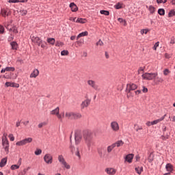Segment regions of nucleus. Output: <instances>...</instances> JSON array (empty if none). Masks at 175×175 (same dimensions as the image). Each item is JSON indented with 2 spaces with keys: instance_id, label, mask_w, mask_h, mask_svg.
Wrapping results in <instances>:
<instances>
[{
  "instance_id": "47",
  "label": "nucleus",
  "mask_w": 175,
  "mask_h": 175,
  "mask_svg": "<svg viewBox=\"0 0 175 175\" xmlns=\"http://www.w3.org/2000/svg\"><path fill=\"white\" fill-rule=\"evenodd\" d=\"M122 8V5L120 4V3H118L116 5H115V9L119 10Z\"/></svg>"
},
{
  "instance_id": "15",
  "label": "nucleus",
  "mask_w": 175,
  "mask_h": 175,
  "mask_svg": "<svg viewBox=\"0 0 175 175\" xmlns=\"http://www.w3.org/2000/svg\"><path fill=\"white\" fill-rule=\"evenodd\" d=\"M165 116L166 114H165L163 117L160 118L159 119L152 121V125H157V124L161 122V121H163V120H165Z\"/></svg>"
},
{
  "instance_id": "58",
  "label": "nucleus",
  "mask_w": 175,
  "mask_h": 175,
  "mask_svg": "<svg viewBox=\"0 0 175 175\" xmlns=\"http://www.w3.org/2000/svg\"><path fill=\"white\" fill-rule=\"evenodd\" d=\"M8 137L11 142H14V136H13V134H10Z\"/></svg>"
},
{
  "instance_id": "43",
  "label": "nucleus",
  "mask_w": 175,
  "mask_h": 175,
  "mask_svg": "<svg viewBox=\"0 0 175 175\" xmlns=\"http://www.w3.org/2000/svg\"><path fill=\"white\" fill-rule=\"evenodd\" d=\"M47 125V122H43L38 124V128H43V126H46Z\"/></svg>"
},
{
  "instance_id": "46",
  "label": "nucleus",
  "mask_w": 175,
  "mask_h": 175,
  "mask_svg": "<svg viewBox=\"0 0 175 175\" xmlns=\"http://www.w3.org/2000/svg\"><path fill=\"white\" fill-rule=\"evenodd\" d=\"M34 154L35 155H40V154H42V149H36Z\"/></svg>"
},
{
  "instance_id": "45",
  "label": "nucleus",
  "mask_w": 175,
  "mask_h": 175,
  "mask_svg": "<svg viewBox=\"0 0 175 175\" xmlns=\"http://www.w3.org/2000/svg\"><path fill=\"white\" fill-rule=\"evenodd\" d=\"M62 165H63L64 167H65L66 169H70V165L68 164L66 161L65 163H63Z\"/></svg>"
},
{
  "instance_id": "56",
  "label": "nucleus",
  "mask_w": 175,
  "mask_h": 175,
  "mask_svg": "<svg viewBox=\"0 0 175 175\" xmlns=\"http://www.w3.org/2000/svg\"><path fill=\"white\" fill-rule=\"evenodd\" d=\"M9 3H20V0H9Z\"/></svg>"
},
{
  "instance_id": "25",
  "label": "nucleus",
  "mask_w": 175,
  "mask_h": 175,
  "mask_svg": "<svg viewBox=\"0 0 175 175\" xmlns=\"http://www.w3.org/2000/svg\"><path fill=\"white\" fill-rule=\"evenodd\" d=\"M46 42L49 43V44H52V46H54V44H55V39L53 38H47Z\"/></svg>"
},
{
  "instance_id": "17",
  "label": "nucleus",
  "mask_w": 175,
  "mask_h": 175,
  "mask_svg": "<svg viewBox=\"0 0 175 175\" xmlns=\"http://www.w3.org/2000/svg\"><path fill=\"white\" fill-rule=\"evenodd\" d=\"M1 15L3 16V17H6V16H10V10L2 9L1 10Z\"/></svg>"
},
{
  "instance_id": "54",
  "label": "nucleus",
  "mask_w": 175,
  "mask_h": 175,
  "mask_svg": "<svg viewBox=\"0 0 175 175\" xmlns=\"http://www.w3.org/2000/svg\"><path fill=\"white\" fill-rule=\"evenodd\" d=\"M96 46H103V41L102 40H99L96 43Z\"/></svg>"
},
{
  "instance_id": "19",
  "label": "nucleus",
  "mask_w": 175,
  "mask_h": 175,
  "mask_svg": "<svg viewBox=\"0 0 175 175\" xmlns=\"http://www.w3.org/2000/svg\"><path fill=\"white\" fill-rule=\"evenodd\" d=\"M165 169L167 172L172 173V172H173V165H172L171 163L166 164Z\"/></svg>"
},
{
  "instance_id": "32",
  "label": "nucleus",
  "mask_w": 175,
  "mask_h": 175,
  "mask_svg": "<svg viewBox=\"0 0 175 175\" xmlns=\"http://www.w3.org/2000/svg\"><path fill=\"white\" fill-rule=\"evenodd\" d=\"M158 14L160 15V16H165V9L163 8H159L158 10Z\"/></svg>"
},
{
  "instance_id": "12",
  "label": "nucleus",
  "mask_w": 175,
  "mask_h": 175,
  "mask_svg": "<svg viewBox=\"0 0 175 175\" xmlns=\"http://www.w3.org/2000/svg\"><path fill=\"white\" fill-rule=\"evenodd\" d=\"M105 172L107 174L114 175V174H116V169H114V168H106Z\"/></svg>"
},
{
  "instance_id": "55",
  "label": "nucleus",
  "mask_w": 175,
  "mask_h": 175,
  "mask_svg": "<svg viewBox=\"0 0 175 175\" xmlns=\"http://www.w3.org/2000/svg\"><path fill=\"white\" fill-rule=\"evenodd\" d=\"M148 33V29H143L141 30V33L143 35L144 33L147 34Z\"/></svg>"
},
{
  "instance_id": "59",
  "label": "nucleus",
  "mask_w": 175,
  "mask_h": 175,
  "mask_svg": "<svg viewBox=\"0 0 175 175\" xmlns=\"http://www.w3.org/2000/svg\"><path fill=\"white\" fill-rule=\"evenodd\" d=\"M159 42H157L153 46V50H157V47H159Z\"/></svg>"
},
{
  "instance_id": "39",
  "label": "nucleus",
  "mask_w": 175,
  "mask_h": 175,
  "mask_svg": "<svg viewBox=\"0 0 175 175\" xmlns=\"http://www.w3.org/2000/svg\"><path fill=\"white\" fill-rule=\"evenodd\" d=\"M175 15V10H171L170 12L168 13V17H173Z\"/></svg>"
},
{
  "instance_id": "50",
  "label": "nucleus",
  "mask_w": 175,
  "mask_h": 175,
  "mask_svg": "<svg viewBox=\"0 0 175 175\" xmlns=\"http://www.w3.org/2000/svg\"><path fill=\"white\" fill-rule=\"evenodd\" d=\"M170 73V71L167 68H166L163 70V75L164 76H167Z\"/></svg>"
},
{
  "instance_id": "40",
  "label": "nucleus",
  "mask_w": 175,
  "mask_h": 175,
  "mask_svg": "<svg viewBox=\"0 0 175 175\" xmlns=\"http://www.w3.org/2000/svg\"><path fill=\"white\" fill-rule=\"evenodd\" d=\"M20 13L21 16H27V13H28V11H27V10H21Z\"/></svg>"
},
{
  "instance_id": "4",
  "label": "nucleus",
  "mask_w": 175,
  "mask_h": 175,
  "mask_svg": "<svg viewBox=\"0 0 175 175\" xmlns=\"http://www.w3.org/2000/svg\"><path fill=\"white\" fill-rule=\"evenodd\" d=\"M137 89V86L135 83H128L126 85V92L131 94V91H135V90Z\"/></svg>"
},
{
  "instance_id": "57",
  "label": "nucleus",
  "mask_w": 175,
  "mask_h": 175,
  "mask_svg": "<svg viewBox=\"0 0 175 175\" xmlns=\"http://www.w3.org/2000/svg\"><path fill=\"white\" fill-rule=\"evenodd\" d=\"M14 39V36L13 34H10V36L8 37V42H12Z\"/></svg>"
},
{
  "instance_id": "51",
  "label": "nucleus",
  "mask_w": 175,
  "mask_h": 175,
  "mask_svg": "<svg viewBox=\"0 0 175 175\" xmlns=\"http://www.w3.org/2000/svg\"><path fill=\"white\" fill-rule=\"evenodd\" d=\"M12 32L14 33H18V30H17V27L16 26L12 27Z\"/></svg>"
},
{
  "instance_id": "38",
  "label": "nucleus",
  "mask_w": 175,
  "mask_h": 175,
  "mask_svg": "<svg viewBox=\"0 0 175 175\" xmlns=\"http://www.w3.org/2000/svg\"><path fill=\"white\" fill-rule=\"evenodd\" d=\"M14 70H16L14 67H6L5 68V71L6 72H14Z\"/></svg>"
},
{
  "instance_id": "53",
  "label": "nucleus",
  "mask_w": 175,
  "mask_h": 175,
  "mask_svg": "<svg viewBox=\"0 0 175 175\" xmlns=\"http://www.w3.org/2000/svg\"><path fill=\"white\" fill-rule=\"evenodd\" d=\"M75 155L77 157H79L80 158V150L79 149V148H77L76 151H75Z\"/></svg>"
},
{
  "instance_id": "16",
  "label": "nucleus",
  "mask_w": 175,
  "mask_h": 175,
  "mask_svg": "<svg viewBox=\"0 0 175 175\" xmlns=\"http://www.w3.org/2000/svg\"><path fill=\"white\" fill-rule=\"evenodd\" d=\"M70 8L72 12H77V10H79V8H77V5H76L75 3H70Z\"/></svg>"
},
{
  "instance_id": "63",
  "label": "nucleus",
  "mask_w": 175,
  "mask_h": 175,
  "mask_svg": "<svg viewBox=\"0 0 175 175\" xmlns=\"http://www.w3.org/2000/svg\"><path fill=\"white\" fill-rule=\"evenodd\" d=\"M70 148L71 152H72V153L75 152H74L75 151V146L70 145Z\"/></svg>"
},
{
  "instance_id": "23",
  "label": "nucleus",
  "mask_w": 175,
  "mask_h": 175,
  "mask_svg": "<svg viewBox=\"0 0 175 175\" xmlns=\"http://www.w3.org/2000/svg\"><path fill=\"white\" fill-rule=\"evenodd\" d=\"M83 36H88V31H83L80 33L77 36V40L80 39V38H83Z\"/></svg>"
},
{
  "instance_id": "20",
  "label": "nucleus",
  "mask_w": 175,
  "mask_h": 175,
  "mask_svg": "<svg viewBox=\"0 0 175 175\" xmlns=\"http://www.w3.org/2000/svg\"><path fill=\"white\" fill-rule=\"evenodd\" d=\"M10 46H11L12 50H17V49L18 47V44H17V42L16 41L11 42Z\"/></svg>"
},
{
  "instance_id": "29",
  "label": "nucleus",
  "mask_w": 175,
  "mask_h": 175,
  "mask_svg": "<svg viewBox=\"0 0 175 175\" xmlns=\"http://www.w3.org/2000/svg\"><path fill=\"white\" fill-rule=\"evenodd\" d=\"M135 170L137 174H142V172H143V167H137L135 168Z\"/></svg>"
},
{
  "instance_id": "27",
  "label": "nucleus",
  "mask_w": 175,
  "mask_h": 175,
  "mask_svg": "<svg viewBox=\"0 0 175 175\" xmlns=\"http://www.w3.org/2000/svg\"><path fill=\"white\" fill-rule=\"evenodd\" d=\"M113 144H115V147H121V146H124V142H122V140H119Z\"/></svg>"
},
{
  "instance_id": "3",
  "label": "nucleus",
  "mask_w": 175,
  "mask_h": 175,
  "mask_svg": "<svg viewBox=\"0 0 175 175\" xmlns=\"http://www.w3.org/2000/svg\"><path fill=\"white\" fill-rule=\"evenodd\" d=\"M32 137L25 138L24 139H22L21 141L17 142L16 143V146H25V144H28V143H32Z\"/></svg>"
},
{
  "instance_id": "28",
  "label": "nucleus",
  "mask_w": 175,
  "mask_h": 175,
  "mask_svg": "<svg viewBox=\"0 0 175 175\" xmlns=\"http://www.w3.org/2000/svg\"><path fill=\"white\" fill-rule=\"evenodd\" d=\"M79 118H81V113H74L73 120H79Z\"/></svg>"
},
{
  "instance_id": "60",
  "label": "nucleus",
  "mask_w": 175,
  "mask_h": 175,
  "mask_svg": "<svg viewBox=\"0 0 175 175\" xmlns=\"http://www.w3.org/2000/svg\"><path fill=\"white\" fill-rule=\"evenodd\" d=\"M40 46L42 47V49H46V42L42 41V43H41Z\"/></svg>"
},
{
  "instance_id": "52",
  "label": "nucleus",
  "mask_w": 175,
  "mask_h": 175,
  "mask_svg": "<svg viewBox=\"0 0 175 175\" xmlns=\"http://www.w3.org/2000/svg\"><path fill=\"white\" fill-rule=\"evenodd\" d=\"M156 2H157V3L159 4L166 3L167 2V0H156Z\"/></svg>"
},
{
  "instance_id": "6",
  "label": "nucleus",
  "mask_w": 175,
  "mask_h": 175,
  "mask_svg": "<svg viewBox=\"0 0 175 175\" xmlns=\"http://www.w3.org/2000/svg\"><path fill=\"white\" fill-rule=\"evenodd\" d=\"M31 41L33 42V43H36V44H38V46H40V44H42V43H43V40H42L38 36H30Z\"/></svg>"
},
{
  "instance_id": "64",
  "label": "nucleus",
  "mask_w": 175,
  "mask_h": 175,
  "mask_svg": "<svg viewBox=\"0 0 175 175\" xmlns=\"http://www.w3.org/2000/svg\"><path fill=\"white\" fill-rule=\"evenodd\" d=\"M127 95V98H131V96H133V94H132V93L130 92V93L126 92Z\"/></svg>"
},
{
  "instance_id": "22",
  "label": "nucleus",
  "mask_w": 175,
  "mask_h": 175,
  "mask_svg": "<svg viewBox=\"0 0 175 175\" xmlns=\"http://www.w3.org/2000/svg\"><path fill=\"white\" fill-rule=\"evenodd\" d=\"M7 162H8V157H5L2 159L0 162V167H3V166H5Z\"/></svg>"
},
{
  "instance_id": "62",
  "label": "nucleus",
  "mask_w": 175,
  "mask_h": 175,
  "mask_svg": "<svg viewBox=\"0 0 175 175\" xmlns=\"http://www.w3.org/2000/svg\"><path fill=\"white\" fill-rule=\"evenodd\" d=\"M142 92L146 94V92H148V89H147V88L146 87H143V90H142Z\"/></svg>"
},
{
  "instance_id": "18",
  "label": "nucleus",
  "mask_w": 175,
  "mask_h": 175,
  "mask_svg": "<svg viewBox=\"0 0 175 175\" xmlns=\"http://www.w3.org/2000/svg\"><path fill=\"white\" fill-rule=\"evenodd\" d=\"M5 85L6 87H15L16 88H18V87H20V85L10 82H6Z\"/></svg>"
},
{
  "instance_id": "24",
  "label": "nucleus",
  "mask_w": 175,
  "mask_h": 175,
  "mask_svg": "<svg viewBox=\"0 0 175 175\" xmlns=\"http://www.w3.org/2000/svg\"><path fill=\"white\" fill-rule=\"evenodd\" d=\"M73 116L74 112H66L65 114V117H66V118H68V120H73Z\"/></svg>"
},
{
  "instance_id": "30",
  "label": "nucleus",
  "mask_w": 175,
  "mask_h": 175,
  "mask_svg": "<svg viewBox=\"0 0 175 175\" xmlns=\"http://www.w3.org/2000/svg\"><path fill=\"white\" fill-rule=\"evenodd\" d=\"M86 20L83 18H78L76 23H79L80 24H85Z\"/></svg>"
},
{
  "instance_id": "7",
  "label": "nucleus",
  "mask_w": 175,
  "mask_h": 175,
  "mask_svg": "<svg viewBox=\"0 0 175 175\" xmlns=\"http://www.w3.org/2000/svg\"><path fill=\"white\" fill-rule=\"evenodd\" d=\"M111 128L113 132H118V131H120V125L116 121H113L111 122Z\"/></svg>"
},
{
  "instance_id": "42",
  "label": "nucleus",
  "mask_w": 175,
  "mask_h": 175,
  "mask_svg": "<svg viewBox=\"0 0 175 175\" xmlns=\"http://www.w3.org/2000/svg\"><path fill=\"white\" fill-rule=\"evenodd\" d=\"M97 151H98V155L100 157V158H102V157H103V152L102 150V148H98Z\"/></svg>"
},
{
  "instance_id": "11",
  "label": "nucleus",
  "mask_w": 175,
  "mask_h": 175,
  "mask_svg": "<svg viewBox=\"0 0 175 175\" xmlns=\"http://www.w3.org/2000/svg\"><path fill=\"white\" fill-rule=\"evenodd\" d=\"M91 103L90 99H86L81 104V109H85V107H88Z\"/></svg>"
},
{
  "instance_id": "5",
  "label": "nucleus",
  "mask_w": 175,
  "mask_h": 175,
  "mask_svg": "<svg viewBox=\"0 0 175 175\" xmlns=\"http://www.w3.org/2000/svg\"><path fill=\"white\" fill-rule=\"evenodd\" d=\"M44 161L47 165H51L53 163V155L48 153L44 156Z\"/></svg>"
},
{
  "instance_id": "21",
  "label": "nucleus",
  "mask_w": 175,
  "mask_h": 175,
  "mask_svg": "<svg viewBox=\"0 0 175 175\" xmlns=\"http://www.w3.org/2000/svg\"><path fill=\"white\" fill-rule=\"evenodd\" d=\"M50 113L52 116H57V114H59V107H56L55 109L51 111Z\"/></svg>"
},
{
  "instance_id": "61",
  "label": "nucleus",
  "mask_w": 175,
  "mask_h": 175,
  "mask_svg": "<svg viewBox=\"0 0 175 175\" xmlns=\"http://www.w3.org/2000/svg\"><path fill=\"white\" fill-rule=\"evenodd\" d=\"M161 139L163 140H166L167 139H169V135H162Z\"/></svg>"
},
{
  "instance_id": "37",
  "label": "nucleus",
  "mask_w": 175,
  "mask_h": 175,
  "mask_svg": "<svg viewBox=\"0 0 175 175\" xmlns=\"http://www.w3.org/2000/svg\"><path fill=\"white\" fill-rule=\"evenodd\" d=\"M10 169H11V170H16L17 169H20V165H18L17 164L12 165H11Z\"/></svg>"
},
{
  "instance_id": "14",
  "label": "nucleus",
  "mask_w": 175,
  "mask_h": 175,
  "mask_svg": "<svg viewBox=\"0 0 175 175\" xmlns=\"http://www.w3.org/2000/svg\"><path fill=\"white\" fill-rule=\"evenodd\" d=\"M38 76H39V70L38 69L33 70V71L30 75V77L34 79H36V77H38Z\"/></svg>"
},
{
  "instance_id": "2",
  "label": "nucleus",
  "mask_w": 175,
  "mask_h": 175,
  "mask_svg": "<svg viewBox=\"0 0 175 175\" xmlns=\"http://www.w3.org/2000/svg\"><path fill=\"white\" fill-rule=\"evenodd\" d=\"M157 76H158V72H145L142 75V77L144 80H154Z\"/></svg>"
},
{
  "instance_id": "1",
  "label": "nucleus",
  "mask_w": 175,
  "mask_h": 175,
  "mask_svg": "<svg viewBox=\"0 0 175 175\" xmlns=\"http://www.w3.org/2000/svg\"><path fill=\"white\" fill-rule=\"evenodd\" d=\"M83 140L85 142V144H86L88 147V150L90 151V150H91V148L95 144L92 133L90 131H85L83 133Z\"/></svg>"
},
{
  "instance_id": "8",
  "label": "nucleus",
  "mask_w": 175,
  "mask_h": 175,
  "mask_svg": "<svg viewBox=\"0 0 175 175\" xmlns=\"http://www.w3.org/2000/svg\"><path fill=\"white\" fill-rule=\"evenodd\" d=\"M88 85L92 87V88L96 90V91H98V90H99V87L98 86V85H96V82H95V81L94 80H88Z\"/></svg>"
},
{
  "instance_id": "41",
  "label": "nucleus",
  "mask_w": 175,
  "mask_h": 175,
  "mask_svg": "<svg viewBox=\"0 0 175 175\" xmlns=\"http://www.w3.org/2000/svg\"><path fill=\"white\" fill-rule=\"evenodd\" d=\"M55 46H56V47H62V46H64V42L57 41L56 44H55Z\"/></svg>"
},
{
  "instance_id": "49",
  "label": "nucleus",
  "mask_w": 175,
  "mask_h": 175,
  "mask_svg": "<svg viewBox=\"0 0 175 175\" xmlns=\"http://www.w3.org/2000/svg\"><path fill=\"white\" fill-rule=\"evenodd\" d=\"M0 33L3 35V33H5V27L0 25Z\"/></svg>"
},
{
  "instance_id": "34",
  "label": "nucleus",
  "mask_w": 175,
  "mask_h": 175,
  "mask_svg": "<svg viewBox=\"0 0 175 175\" xmlns=\"http://www.w3.org/2000/svg\"><path fill=\"white\" fill-rule=\"evenodd\" d=\"M116 147V144H111V146H109L107 147V152H110L111 151H113V149Z\"/></svg>"
},
{
  "instance_id": "10",
  "label": "nucleus",
  "mask_w": 175,
  "mask_h": 175,
  "mask_svg": "<svg viewBox=\"0 0 175 175\" xmlns=\"http://www.w3.org/2000/svg\"><path fill=\"white\" fill-rule=\"evenodd\" d=\"M81 139H83V136H81V135H80L79 133H76L75 135L76 146H78V144H80V142H81Z\"/></svg>"
},
{
  "instance_id": "36",
  "label": "nucleus",
  "mask_w": 175,
  "mask_h": 175,
  "mask_svg": "<svg viewBox=\"0 0 175 175\" xmlns=\"http://www.w3.org/2000/svg\"><path fill=\"white\" fill-rule=\"evenodd\" d=\"M148 10L150 11L151 14H153V13H154V12H155V8L152 5H150Z\"/></svg>"
},
{
  "instance_id": "31",
  "label": "nucleus",
  "mask_w": 175,
  "mask_h": 175,
  "mask_svg": "<svg viewBox=\"0 0 175 175\" xmlns=\"http://www.w3.org/2000/svg\"><path fill=\"white\" fill-rule=\"evenodd\" d=\"M148 159L150 163L154 161V154L152 152L150 153Z\"/></svg>"
},
{
  "instance_id": "48",
  "label": "nucleus",
  "mask_w": 175,
  "mask_h": 175,
  "mask_svg": "<svg viewBox=\"0 0 175 175\" xmlns=\"http://www.w3.org/2000/svg\"><path fill=\"white\" fill-rule=\"evenodd\" d=\"M118 21H119V23H121V24L124 23V25H126V21H125V20H123L122 18H119L118 19Z\"/></svg>"
},
{
  "instance_id": "35",
  "label": "nucleus",
  "mask_w": 175,
  "mask_h": 175,
  "mask_svg": "<svg viewBox=\"0 0 175 175\" xmlns=\"http://www.w3.org/2000/svg\"><path fill=\"white\" fill-rule=\"evenodd\" d=\"M100 14H104V16H109L110 14V12L107 10H100Z\"/></svg>"
},
{
  "instance_id": "44",
  "label": "nucleus",
  "mask_w": 175,
  "mask_h": 175,
  "mask_svg": "<svg viewBox=\"0 0 175 175\" xmlns=\"http://www.w3.org/2000/svg\"><path fill=\"white\" fill-rule=\"evenodd\" d=\"M61 55H69V51L67 50H63L61 52Z\"/></svg>"
},
{
  "instance_id": "33",
  "label": "nucleus",
  "mask_w": 175,
  "mask_h": 175,
  "mask_svg": "<svg viewBox=\"0 0 175 175\" xmlns=\"http://www.w3.org/2000/svg\"><path fill=\"white\" fill-rule=\"evenodd\" d=\"M155 81L156 84H159V83H163V79H162V77H157Z\"/></svg>"
},
{
  "instance_id": "13",
  "label": "nucleus",
  "mask_w": 175,
  "mask_h": 175,
  "mask_svg": "<svg viewBox=\"0 0 175 175\" xmlns=\"http://www.w3.org/2000/svg\"><path fill=\"white\" fill-rule=\"evenodd\" d=\"M125 161L126 162H129V163H131L133 159V154H129L125 157Z\"/></svg>"
},
{
  "instance_id": "9",
  "label": "nucleus",
  "mask_w": 175,
  "mask_h": 175,
  "mask_svg": "<svg viewBox=\"0 0 175 175\" xmlns=\"http://www.w3.org/2000/svg\"><path fill=\"white\" fill-rule=\"evenodd\" d=\"M2 144L6 154H9V141L3 139Z\"/></svg>"
},
{
  "instance_id": "26",
  "label": "nucleus",
  "mask_w": 175,
  "mask_h": 175,
  "mask_svg": "<svg viewBox=\"0 0 175 175\" xmlns=\"http://www.w3.org/2000/svg\"><path fill=\"white\" fill-rule=\"evenodd\" d=\"M58 161L62 165L66 161H65V159L64 158V156H62V154L58 156Z\"/></svg>"
}]
</instances>
